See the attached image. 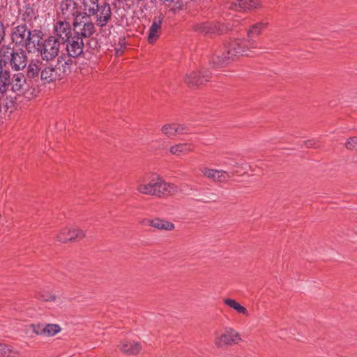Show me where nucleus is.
Here are the masks:
<instances>
[{"label": "nucleus", "instance_id": "nucleus-1", "mask_svg": "<svg viewBox=\"0 0 357 357\" xmlns=\"http://www.w3.org/2000/svg\"><path fill=\"white\" fill-rule=\"evenodd\" d=\"M246 41L238 42L231 41L224 44L220 50H217L210 60V64L213 68H223L231 61H234L236 56L240 55L248 56L246 52Z\"/></svg>", "mask_w": 357, "mask_h": 357}, {"label": "nucleus", "instance_id": "nucleus-2", "mask_svg": "<svg viewBox=\"0 0 357 357\" xmlns=\"http://www.w3.org/2000/svg\"><path fill=\"white\" fill-rule=\"evenodd\" d=\"M233 24L221 22L217 20H207L193 25V30L203 36L215 38L228 33L233 29Z\"/></svg>", "mask_w": 357, "mask_h": 357}, {"label": "nucleus", "instance_id": "nucleus-3", "mask_svg": "<svg viewBox=\"0 0 357 357\" xmlns=\"http://www.w3.org/2000/svg\"><path fill=\"white\" fill-rule=\"evenodd\" d=\"M27 56L22 48L19 51L8 45L1 46V64L6 66L9 64L15 71L24 69L26 66Z\"/></svg>", "mask_w": 357, "mask_h": 357}, {"label": "nucleus", "instance_id": "nucleus-4", "mask_svg": "<svg viewBox=\"0 0 357 357\" xmlns=\"http://www.w3.org/2000/svg\"><path fill=\"white\" fill-rule=\"evenodd\" d=\"M31 89L22 73H15L13 75L10 82H3V84H1V100L3 98L5 93L8 90L20 95L26 93Z\"/></svg>", "mask_w": 357, "mask_h": 357}, {"label": "nucleus", "instance_id": "nucleus-5", "mask_svg": "<svg viewBox=\"0 0 357 357\" xmlns=\"http://www.w3.org/2000/svg\"><path fill=\"white\" fill-rule=\"evenodd\" d=\"M60 45L62 44L59 38L50 36L43 40L38 52L40 54L43 60L52 61L58 55Z\"/></svg>", "mask_w": 357, "mask_h": 357}, {"label": "nucleus", "instance_id": "nucleus-6", "mask_svg": "<svg viewBox=\"0 0 357 357\" xmlns=\"http://www.w3.org/2000/svg\"><path fill=\"white\" fill-rule=\"evenodd\" d=\"M43 63L40 60H31L26 70L25 78L33 91L40 86V74Z\"/></svg>", "mask_w": 357, "mask_h": 357}, {"label": "nucleus", "instance_id": "nucleus-7", "mask_svg": "<svg viewBox=\"0 0 357 357\" xmlns=\"http://www.w3.org/2000/svg\"><path fill=\"white\" fill-rule=\"evenodd\" d=\"M45 33L40 29H31L27 35L26 45L25 49L29 53L38 52L42 43Z\"/></svg>", "mask_w": 357, "mask_h": 357}, {"label": "nucleus", "instance_id": "nucleus-8", "mask_svg": "<svg viewBox=\"0 0 357 357\" xmlns=\"http://www.w3.org/2000/svg\"><path fill=\"white\" fill-rule=\"evenodd\" d=\"M211 72L208 69H202L199 72H192L185 77V82L190 87L199 86L209 81Z\"/></svg>", "mask_w": 357, "mask_h": 357}, {"label": "nucleus", "instance_id": "nucleus-9", "mask_svg": "<svg viewBox=\"0 0 357 357\" xmlns=\"http://www.w3.org/2000/svg\"><path fill=\"white\" fill-rule=\"evenodd\" d=\"M31 29H28L26 24H21L15 26L11 33L12 42L20 48H25L27 41V35Z\"/></svg>", "mask_w": 357, "mask_h": 357}, {"label": "nucleus", "instance_id": "nucleus-10", "mask_svg": "<svg viewBox=\"0 0 357 357\" xmlns=\"http://www.w3.org/2000/svg\"><path fill=\"white\" fill-rule=\"evenodd\" d=\"M56 38H59L60 43L64 45L66 42L69 41L73 35H72V29L69 22L66 21H58L54 26Z\"/></svg>", "mask_w": 357, "mask_h": 357}, {"label": "nucleus", "instance_id": "nucleus-11", "mask_svg": "<svg viewBox=\"0 0 357 357\" xmlns=\"http://www.w3.org/2000/svg\"><path fill=\"white\" fill-rule=\"evenodd\" d=\"M78 56L72 55L70 53H67L63 51L57 58V66L59 70L65 75H68L71 72L72 66L73 63L76 64L75 59Z\"/></svg>", "mask_w": 357, "mask_h": 357}, {"label": "nucleus", "instance_id": "nucleus-12", "mask_svg": "<svg viewBox=\"0 0 357 357\" xmlns=\"http://www.w3.org/2000/svg\"><path fill=\"white\" fill-rule=\"evenodd\" d=\"M64 45H66L65 52L78 57L84 54V41L77 35L73 36Z\"/></svg>", "mask_w": 357, "mask_h": 357}, {"label": "nucleus", "instance_id": "nucleus-13", "mask_svg": "<svg viewBox=\"0 0 357 357\" xmlns=\"http://www.w3.org/2000/svg\"><path fill=\"white\" fill-rule=\"evenodd\" d=\"M266 23L257 22L253 24L251 28L247 31L248 40H236L238 42L246 41L245 50L247 51L250 48L256 47L255 41L252 39L255 36H259L261 33V30L265 28Z\"/></svg>", "mask_w": 357, "mask_h": 357}, {"label": "nucleus", "instance_id": "nucleus-14", "mask_svg": "<svg viewBox=\"0 0 357 357\" xmlns=\"http://www.w3.org/2000/svg\"><path fill=\"white\" fill-rule=\"evenodd\" d=\"M57 65L45 67L43 66L40 74V86L55 81L57 77Z\"/></svg>", "mask_w": 357, "mask_h": 357}, {"label": "nucleus", "instance_id": "nucleus-15", "mask_svg": "<svg viewBox=\"0 0 357 357\" xmlns=\"http://www.w3.org/2000/svg\"><path fill=\"white\" fill-rule=\"evenodd\" d=\"M92 7H95V8H98L99 11H100L101 15L97 17V21H98V25L100 27L105 26L109 21L111 20L112 17V10L109 3L104 1L102 4L100 5L98 2H97V5H93Z\"/></svg>", "mask_w": 357, "mask_h": 357}, {"label": "nucleus", "instance_id": "nucleus-16", "mask_svg": "<svg viewBox=\"0 0 357 357\" xmlns=\"http://www.w3.org/2000/svg\"><path fill=\"white\" fill-rule=\"evenodd\" d=\"M84 236V234L82 230L75 229H68L67 231L65 230L57 236V241L62 243H67L69 241H74L81 239Z\"/></svg>", "mask_w": 357, "mask_h": 357}, {"label": "nucleus", "instance_id": "nucleus-17", "mask_svg": "<svg viewBox=\"0 0 357 357\" xmlns=\"http://www.w3.org/2000/svg\"><path fill=\"white\" fill-rule=\"evenodd\" d=\"M162 21L163 17L161 15L153 18L148 34V41L150 44L154 43L159 37L158 31L161 29Z\"/></svg>", "mask_w": 357, "mask_h": 357}, {"label": "nucleus", "instance_id": "nucleus-18", "mask_svg": "<svg viewBox=\"0 0 357 357\" xmlns=\"http://www.w3.org/2000/svg\"><path fill=\"white\" fill-rule=\"evenodd\" d=\"M257 0H235L230 3L229 8L241 12L257 8Z\"/></svg>", "mask_w": 357, "mask_h": 357}, {"label": "nucleus", "instance_id": "nucleus-19", "mask_svg": "<svg viewBox=\"0 0 357 357\" xmlns=\"http://www.w3.org/2000/svg\"><path fill=\"white\" fill-rule=\"evenodd\" d=\"M203 174L205 176L218 182H224L229 178V174L222 170L206 168L203 171Z\"/></svg>", "mask_w": 357, "mask_h": 357}, {"label": "nucleus", "instance_id": "nucleus-20", "mask_svg": "<svg viewBox=\"0 0 357 357\" xmlns=\"http://www.w3.org/2000/svg\"><path fill=\"white\" fill-rule=\"evenodd\" d=\"M82 26L79 31L77 29L73 31V36L77 35L83 40L84 38H89L94 33L95 26L91 21L84 22Z\"/></svg>", "mask_w": 357, "mask_h": 357}, {"label": "nucleus", "instance_id": "nucleus-21", "mask_svg": "<svg viewBox=\"0 0 357 357\" xmlns=\"http://www.w3.org/2000/svg\"><path fill=\"white\" fill-rule=\"evenodd\" d=\"M146 221L149 225L158 229L170 231L174 229V225L172 222L160 218Z\"/></svg>", "mask_w": 357, "mask_h": 357}, {"label": "nucleus", "instance_id": "nucleus-22", "mask_svg": "<svg viewBox=\"0 0 357 357\" xmlns=\"http://www.w3.org/2000/svg\"><path fill=\"white\" fill-rule=\"evenodd\" d=\"M120 349L126 354L135 355L141 350V345L137 342L126 341L121 343Z\"/></svg>", "mask_w": 357, "mask_h": 357}, {"label": "nucleus", "instance_id": "nucleus-23", "mask_svg": "<svg viewBox=\"0 0 357 357\" xmlns=\"http://www.w3.org/2000/svg\"><path fill=\"white\" fill-rule=\"evenodd\" d=\"M241 340L238 333L234 329L227 328L225 329V333L220 336V341L225 344H231L233 342H236Z\"/></svg>", "mask_w": 357, "mask_h": 357}, {"label": "nucleus", "instance_id": "nucleus-24", "mask_svg": "<svg viewBox=\"0 0 357 357\" xmlns=\"http://www.w3.org/2000/svg\"><path fill=\"white\" fill-rule=\"evenodd\" d=\"M84 12L76 11L78 16L80 17L82 20L89 18L92 15H96L99 12L98 8H95V7H92L88 5L86 0H83L82 1Z\"/></svg>", "mask_w": 357, "mask_h": 357}, {"label": "nucleus", "instance_id": "nucleus-25", "mask_svg": "<svg viewBox=\"0 0 357 357\" xmlns=\"http://www.w3.org/2000/svg\"><path fill=\"white\" fill-rule=\"evenodd\" d=\"M224 303L225 305H227L229 307L235 310L238 313H241V314H243L245 315L248 314V312L247 309L234 299L226 298L224 300Z\"/></svg>", "mask_w": 357, "mask_h": 357}, {"label": "nucleus", "instance_id": "nucleus-26", "mask_svg": "<svg viewBox=\"0 0 357 357\" xmlns=\"http://www.w3.org/2000/svg\"><path fill=\"white\" fill-rule=\"evenodd\" d=\"M158 185L157 184H154V183H150L146 185H139L137 188L139 192L146 195H155L158 192L156 191V188Z\"/></svg>", "mask_w": 357, "mask_h": 357}, {"label": "nucleus", "instance_id": "nucleus-27", "mask_svg": "<svg viewBox=\"0 0 357 357\" xmlns=\"http://www.w3.org/2000/svg\"><path fill=\"white\" fill-rule=\"evenodd\" d=\"M202 195L205 197V198L195 199L196 201L202 202V203H209L211 202H215L218 199V197L215 193H212L209 192V189H200Z\"/></svg>", "mask_w": 357, "mask_h": 357}, {"label": "nucleus", "instance_id": "nucleus-28", "mask_svg": "<svg viewBox=\"0 0 357 357\" xmlns=\"http://www.w3.org/2000/svg\"><path fill=\"white\" fill-rule=\"evenodd\" d=\"M61 328L59 324H47L44 326L45 336L52 337L61 331Z\"/></svg>", "mask_w": 357, "mask_h": 357}, {"label": "nucleus", "instance_id": "nucleus-29", "mask_svg": "<svg viewBox=\"0 0 357 357\" xmlns=\"http://www.w3.org/2000/svg\"><path fill=\"white\" fill-rule=\"evenodd\" d=\"M19 353L11 346L1 343V357H17Z\"/></svg>", "mask_w": 357, "mask_h": 357}, {"label": "nucleus", "instance_id": "nucleus-30", "mask_svg": "<svg viewBox=\"0 0 357 357\" xmlns=\"http://www.w3.org/2000/svg\"><path fill=\"white\" fill-rule=\"evenodd\" d=\"M190 149V146L188 144H178L174 146H172L170 148V152L172 154L178 155L180 153L185 152L189 151Z\"/></svg>", "mask_w": 357, "mask_h": 357}, {"label": "nucleus", "instance_id": "nucleus-31", "mask_svg": "<svg viewBox=\"0 0 357 357\" xmlns=\"http://www.w3.org/2000/svg\"><path fill=\"white\" fill-rule=\"evenodd\" d=\"M175 125L174 124H165L162 127V132L168 137H172L176 135Z\"/></svg>", "mask_w": 357, "mask_h": 357}, {"label": "nucleus", "instance_id": "nucleus-32", "mask_svg": "<svg viewBox=\"0 0 357 357\" xmlns=\"http://www.w3.org/2000/svg\"><path fill=\"white\" fill-rule=\"evenodd\" d=\"M33 15L34 10L32 6H31L30 4H26L25 6V10L22 14V20L24 21H26V20H28V21H31L33 19Z\"/></svg>", "mask_w": 357, "mask_h": 357}, {"label": "nucleus", "instance_id": "nucleus-33", "mask_svg": "<svg viewBox=\"0 0 357 357\" xmlns=\"http://www.w3.org/2000/svg\"><path fill=\"white\" fill-rule=\"evenodd\" d=\"M154 184H157L158 185V188H155L157 191H158L155 196L161 197L162 195L165 193V192L167 191V186L169 187L170 185L169 184H167L166 183L163 181H159V182H155Z\"/></svg>", "mask_w": 357, "mask_h": 357}, {"label": "nucleus", "instance_id": "nucleus-34", "mask_svg": "<svg viewBox=\"0 0 357 357\" xmlns=\"http://www.w3.org/2000/svg\"><path fill=\"white\" fill-rule=\"evenodd\" d=\"M345 147L350 151H357V137H350L345 143Z\"/></svg>", "mask_w": 357, "mask_h": 357}, {"label": "nucleus", "instance_id": "nucleus-35", "mask_svg": "<svg viewBox=\"0 0 357 357\" xmlns=\"http://www.w3.org/2000/svg\"><path fill=\"white\" fill-rule=\"evenodd\" d=\"M44 324H31L30 325V327L32 328L33 332L37 335H43L45 336V332H44Z\"/></svg>", "mask_w": 357, "mask_h": 357}, {"label": "nucleus", "instance_id": "nucleus-36", "mask_svg": "<svg viewBox=\"0 0 357 357\" xmlns=\"http://www.w3.org/2000/svg\"><path fill=\"white\" fill-rule=\"evenodd\" d=\"M299 145L302 148L303 146H305L306 148H318L319 144H318V142L314 140V139L301 141L299 143Z\"/></svg>", "mask_w": 357, "mask_h": 357}, {"label": "nucleus", "instance_id": "nucleus-37", "mask_svg": "<svg viewBox=\"0 0 357 357\" xmlns=\"http://www.w3.org/2000/svg\"><path fill=\"white\" fill-rule=\"evenodd\" d=\"M38 298L43 301H54L56 299L55 295L51 294L46 291L40 292Z\"/></svg>", "mask_w": 357, "mask_h": 357}, {"label": "nucleus", "instance_id": "nucleus-38", "mask_svg": "<svg viewBox=\"0 0 357 357\" xmlns=\"http://www.w3.org/2000/svg\"><path fill=\"white\" fill-rule=\"evenodd\" d=\"M126 38L124 37L120 38L118 43L116 45V47L114 48L116 53V54H119V52L122 53L123 49L126 48Z\"/></svg>", "mask_w": 357, "mask_h": 357}, {"label": "nucleus", "instance_id": "nucleus-39", "mask_svg": "<svg viewBox=\"0 0 357 357\" xmlns=\"http://www.w3.org/2000/svg\"><path fill=\"white\" fill-rule=\"evenodd\" d=\"M73 15L75 17V19L73 22V31H75L78 27H79L81 25L85 22L83 21L79 16H78L77 13L75 12L73 14Z\"/></svg>", "mask_w": 357, "mask_h": 357}, {"label": "nucleus", "instance_id": "nucleus-40", "mask_svg": "<svg viewBox=\"0 0 357 357\" xmlns=\"http://www.w3.org/2000/svg\"><path fill=\"white\" fill-rule=\"evenodd\" d=\"M193 191H195V189L192 187L188 185V184H182L180 186V192L186 195H192Z\"/></svg>", "mask_w": 357, "mask_h": 357}, {"label": "nucleus", "instance_id": "nucleus-41", "mask_svg": "<svg viewBox=\"0 0 357 357\" xmlns=\"http://www.w3.org/2000/svg\"><path fill=\"white\" fill-rule=\"evenodd\" d=\"M176 134L178 135H184L189 132L190 129L188 126L184 125H178L177 126H175V130Z\"/></svg>", "mask_w": 357, "mask_h": 357}, {"label": "nucleus", "instance_id": "nucleus-42", "mask_svg": "<svg viewBox=\"0 0 357 357\" xmlns=\"http://www.w3.org/2000/svg\"><path fill=\"white\" fill-rule=\"evenodd\" d=\"M3 64H1V66ZM11 74L9 70H3V68H1V84H3V82H9L11 80Z\"/></svg>", "mask_w": 357, "mask_h": 357}, {"label": "nucleus", "instance_id": "nucleus-43", "mask_svg": "<svg viewBox=\"0 0 357 357\" xmlns=\"http://www.w3.org/2000/svg\"><path fill=\"white\" fill-rule=\"evenodd\" d=\"M15 99H16L15 97L10 98V99H9L8 97L6 96V100H4V102H3L4 107H6V109L13 107L15 106Z\"/></svg>", "mask_w": 357, "mask_h": 357}, {"label": "nucleus", "instance_id": "nucleus-44", "mask_svg": "<svg viewBox=\"0 0 357 357\" xmlns=\"http://www.w3.org/2000/svg\"><path fill=\"white\" fill-rule=\"evenodd\" d=\"M73 0H63L61 3V10L62 13L68 11L71 6Z\"/></svg>", "mask_w": 357, "mask_h": 357}, {"label": "nucleus", "instance_id": "nucleus-45", "mask_svg": "<svg viewBox=\"0 0 357 357\" xmlns=\"http://www.w3.org/2000/svg\"><path fill=\"white\" fill-rule=\"evenodd\" d=\"M1 41H2L5 36V29H4L3 24L2 22H1Z\"/></svg>", "mask_w": 357, "mask_h": 357}, {"label": "nucleus", "instance_id": "nucleus-46", "mask_svg": "<svg viewBox=\"0 0 357 357\" xmlns=\"http://www.w3.org/2000/svg\"><path fill=\"white\" fill-rule=\"evenodd\" d=\"M17 0H6V5H11L13 2L16 1Z\"/></svg>", "mask_w": 357, "mask_h": 357}, {"label": "nucleus", "instance_id": "nucleus-47", "mask_svg": "<svg viewBox=\"0 0 357 357\" xmlns=\"http://www.w3.org/2000/svg\"><path fill=\"white\" fill-rule=\"evenodd\" d=\"M164 2H169V3H172L174 1V0H163Z\"/></svg>", "mask_w": 357, "mask_h": 357}, {"label": "nucleus", "instance_id": "nucleus-48", "mask_svg": "<svg viewBox=\"0 0 357 357\" xmlns=\"http://www.w3.org/2000/svg\"><path fill=\"white\" fill-rule=\"evenodd\" d=\"M73 4H74V6H75V8H76V7H77V3L76 2H74V3H73Z\"/></svg>", "mask_w": 357, "mask_h": 357}]
</instances>
